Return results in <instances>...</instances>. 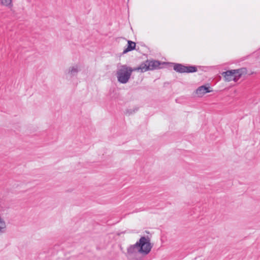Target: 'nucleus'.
Returning a JSON list of instances; mask_svg holds the SVG:
<instances>
[{
	"mask_svg": "<svg viewBox=\"0 0 260 260\" xmlns=\"http://www.w3.org/2000/svg\"><path fill=\"white\" fill-rule=\"evenodd\" d=\"M197 71V68L196 66H185V71L184 73H194Z\"/></svg>",
	"mask_w": 260,
	"mask_h": 260,
	"instance_id": "9",
	"label": "nucleus"
},
{
	"mask_svg": "<svg viewBox=\"0 0 260 260\" xmlns=\"http://www.w3.org/2000/svg\"><path fill=\"white\" fill-rule=\"evenodd\" d=\"M173 69L176 72L184 73L185 65L180 63H174Z\"/></svg>",
	"mask_w": 260,
	"mask_h": 260,
	"instance_id": "8",
	"label": "nucleus"
},
{
	"mask_svg": "<svg viewBox=\"0 0 260 260\" xmlns=\"http://www.w3.org/2000/svg\"><path fill=\"white\" fill-rule=\"evenodd\" d=\"M12 0H0V5L10 7L12 6Z\"/></svg>",
	"mask_w": 260,
	"mask_h": 260,
	"instance_id": "11",
	"label": "nucleus"
},
{
	"mask_svg": "<svg viewBox=\"0 0 260 260\" xmlns=\"http://www.w3.org/2000/svg\"><path fill=\"white\" fill-rule=\"evenodd\" d=\"M152 247L149 238L143 236L139 241L127 248V253L129 256H133L138 252L146 255L150 252Z\"/></svg>",
	"mask_w": 260,
	"mask_h": 260,
	"instance_id": "1",
	"label": "nucleus"
},
{
	"mask_svg": "<svg viewBox=\"0 0 260 260\" xmlns=\"http://www.w3.org/2000/svg\"><path fill=\"white\" fill-rule=\"evenodd\" d=\"M164 63H165V62H161L158 60H147L145 62H142L138 68H139V71L143 73L149 70L160 69V67L159 66Z\"/></svg>",
	"mask_w": 260,
	"mask_h": 260,
	"instance_id": "3",
	"label": "nucleus"
},
{
	"mask_svg": "<svg viewBox=\"0 0 260 260\" xmlns=\"http://www.w3.org/2000/svg\"><path fill=\"white\" fill-rule=\"evenodd\" d=\"M134 71H139V68H132L126 64L118 66L116 72L117 81L121 84L127 83L131 78L132 73Z\"/></svg>",
	"mask_w": 260,
	"mask_h": 260,
	"instance_id": "2",
	"label": "nucleus"
},
{
	"mask_svg": "<svg viewBox=\"0 0 260 260\" xmlns=\"http://www.w3.org/2000/svg\"><path fill=\"white\" fill-rule=\"evenodd\" d=\"M240 70H232L224 72L222 73V76L226 81H237L241 76Z\"/></svg>",
	"mask_w": 260,
	"mask_h": 260,
	"instance_id": "4",
	"label": "nucleus"
},
{
	"mask_svg": "<svg viewBox=\"0 0 260 260\" xmlns=\"http://www.w3.org/2000/svg\"><path fill=\"white\" fill-rule=\"evenodd\" d=\"M80 71V66L78 64H75L71 66L66 71V73L68 77L72 78L76 76Z\"/></svg>",
	"mask_w": 260,
	"mask_h": 260,
	"instance_id": "5",
	"label": "nucleus"
},
{
	"mask_svg": "<svg viewBox=\"0 0 260 260\" xmlns=\"http://www.w3.org/2000/svg\"><path fill=\"white\" fill-rule=\"evenodd\" d=\"M135 47L136 43L134 42L128 40L127 41V46L125 49H124L123 54L126 53L129 51L134 50Z\"/></svg>",
	"mask_w": 260,
	"mask_h": 260,
	"instance_id": "7",
	"label": "nucleus"
},
{
	"mask_svg": "<svg viewBox=\"0 0 260 260\" xmlns=\"http://www.w3.org/2000/svg\"><path fill=\"white\" fill-rule=\"evenodd\" d=\"M238 74H235V76L237 77Z\"/></svg>",
	"mask_w": 260,
	"mask_h": 260,
	"instance_id": "12",
	"label": "nucleus"
},
{
	"mask_svg": "<svg viewBox=\"0 0 260 260\" xmlns=\"http://www.w3.org/2000/svg\"><path fill=\"white\" fill-rule=\"evenodd\" d=\"M6 229V224L5 220L0 217V235L5 232Z\"/></svg>",
	"mask_w": 260,
	"mask_h": 260,
	"instance_id": "10",
	"label": "nucleus"
},
{
	"mask_svg": "<svg viewBox=\"0 0 260 260\" xmlns=\"http://www.w3.org/2000/svg\"><path fill=\"white\" fill-rule=\"evenodd\" d=\"M212 90L209 89V87L205 85H202L199 87L196 90V93L199 96H202L207 93L211 92Z\"/></svg>",
	"mask_w": 260,
	"mask_h": 260,
	"instance_id": "6",
	"label": "nucleus"
}]
</instances>
